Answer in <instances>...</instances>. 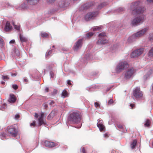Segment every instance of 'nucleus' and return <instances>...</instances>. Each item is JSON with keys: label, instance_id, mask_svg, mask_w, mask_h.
<instances>
[{"label": "nucleus", "instance_id": "f257e3e1", "mask_svg": "<svg viewBox=\"0 0 153 153\" xmlns=\"http://www.w3.org/2000/svg\"><path fill=\"white\" fill-rule=\"evenodd\" d=\"M82 118L80 112L77 111H74L71 113L68 117L69 123L74 124H79L77 128H81L82 125Z\"/></svg>", "mask_w": 153, "mask_h": 153}, {"label": "nucleus", "instance_id": "f03ea898", "mask_svg": "<svg viewBox=\"0 0 153 153\" xmlns=\"http://www.w3.org/2000/svg\"><path fill=\"white\" fill-rule=\"evenodd\" d=\"M140 2L137 1L133 3L131 6L132 10V14L133 15H137L143 13L144 10V8L140 6Z\"/></svg>", "mask_w": 153, "mask_h": 153}, {"label": "nucleus", "instance_id": "7ed1b4c3", "mask_svg": "<svg viewBox=\"0 0 153 153\" xmlns=\"http://www.w3.org/2000/svg\"><path fill=\"white\" fill-rule=\"evenodd\" d=\"M6 131L8 134L14 137H16L18 134V130L16 128L15 125L8 126L7 128Z\"/></svg>", "mask_w": 153, "mask_h": 153}, {"label": "nucleus", "instance_id": "20e7f679", "mask_svg": "<svg viewBox=\"0 0 153 153\" xmlns=\"http://www.w3.org/2000/svg\"><path fill=\"white\" fill-rule=\"evenodd\" d=\"M128 67V64L126 61H121L117 65L116 68V72L119 73L123 70L125 68Z\"/></svg>", "mask_w": 153, "mask_h": 153}, {"label": "nucleus", "instance_id": "39448f33", "mask_svg": "<svg viewBox=\"0 0 153 153\" xmlns=\"http://www.w3.org/2000/svg\"><path fill=\"white\" fill-rule=\"evenodd\" d=\"M99 39L97 43L98 45L105 44L108 43V41L106 39V35L105 33H102L99 35Z\"/></svg>", "mask_w": 153, "mask_h": 153}, {"label": "nucleus", "instance_id": "423d86ee", "mask_svg": "<svg viewBox=\"0 0 153 153\" xmlns=\"http://www.w3.org/2000/svg\"><path fill=\"white\" fill-rule=\"evenodd\" d=\"M135 72V71L133 68L128 69L124 72V78L126 79H130L132 77Z\"/></svg>", "mask_w": 153, "mask_h": 153}, {"label": "nucleus", "instance_id": "0eeeda50", "mask_svg": "<svg viewBox=\"0 0 153 153\" xmlns=\"http://www.w3.org/2000/svg\"><path fill=\"white\" fill-rule=\"evenodd\" d=\"M133 95L136 98L141 97L143 95V94L140 91V88L137 87L133 91Z\"/></svg>", "mask_w": 153, "mask_h": 153}, {"label": "nucleus", "instance_id": "6e6552de", "mask_svg": "<svg viewBox=\"0 0 153 153\" xmlns=\"http://www.w3.org/2000/svg\"><path fill=\"white\" fill-rule=\"evenodd\" d=\"M98 14V13L97 12H90L88 13L85 17V19L88 21L91 19H93Z\"/></svg>", "mask_w": 153, "mask_h": 153}, {"label": "nucleus", "instance_id": "1a4fd4ad", "mask_svg": "<svg viewBox=\"0 0 153 153\" xmlns=\"http://www.w3.org/2000/svg\"><path fill=\"white\" fill-rule=\"evenodd\" d=\"M83 39H79L76 42L73 47V48L74 51H76L82 46L83 42Z\"/></svg>", "mask_w": 153, "mask_h": 153}, {"label": "nucleus", "instance_id": "9d476101", "mask_svg": "<svg viewBox=\"0 0 153 153\" xmlns=\"http://www.w3.org/2000/svg\"><path fill=\"white\" fill-rule=\"evenodd\" d=\"M144 19L143 16L137 17L134 18L131 22V23L133 25H137L139 23L142 22Z\"/></svg>", "mask_w": 153, "mask_h": 153}, {"label": "nucleus", "instance_id": "9b49d317", "mask_svg": "<svg viewBox=\"0 0 153 153\" xmlns=\"http://www.w3.org/2000/svg\"><path fill=\"white\" fill-rule=\"evenodd\" d=\"M44 114L43 113H41L40 115L38 118V126H41L42 125L46 124L45 121L44 120L43 117Z\"/></svg>", "mask_w": 153, "mask_h": 153}, {"label": "nucleus", "instance_id": "f8f14e48", "mask_svg": "<svg viewBox=\"0 0 153 153\" xmlns=\"http://www.w3.org/2000/svg\"><path fill=\"white\" fill-rule=\"evenodd\" d=\"M148 29L146 28L135 33L133 36L136 37H139L143 35L146 32Z\"/></svg>", "mask_w": 153, "mask_h": 153}, {"label": "nucleus", "instance_id": "ddd939ff", "mask_svg": "<svg viewBox=\"0 0 153 153\" xmlns=\"http://www.w3.org/2000/svg\"><path fill=\"white\" fill-rule=\"evenodd\" d=\"M57 144L54 142L45 140L44 142V145L48 147L52 148L57 146Z\"/></svg>", "mask_w": 153, "mask_h": 153}, {"label": "nucleus", "instance_id": "4468645a", "mask_svg": "<svg viewBox=\"0 0 153 153\" xmlns=\"http://www.w3.org/2000/svg\"><path fill=\"white\" fill-rule=\"evenodd\" d=\"M145 72L146 73V75L144 76V79L146 80L147 79L149 76L152 74L153 73V71L151 68H149L148 69L146 70Z\"/></svg>", "mask_w": 153, "mask_h": 153}, {"label": "nucleus", "instance_id": "2eb2a0df", "mask_svg": "<svg viewBox=\"0 0 153 153\" xmlns=\"http://www.w3.org/2000/svg\"><path fill=\"white\" fill-rule=\"evenodd\" d=\"M12 27L10 24V22L9 21H7L4 28V30L6 32L10 31L12 30Z\"/></svg>", "mask_w": 153, "mask_h": 153}, {"label": "nucleus", "instance_id": "dca6fc26", "mask_svg": "<svg viewBox=\"0 0 153 153\" xmlns=\"http://www.w3.org/2000/svg\"><path fill=\"white\" fill-rule=\"evenodd\" d=\"M16 100V99L15 96L13 94H10V97L8 100L9 102L11 103H14Z\"/></svg>", "mask_w": 153, "mask_h": 153}, {"label": "nucleus", "instance_id": "f3484780", "mask_svg": "<svg viewBox=\"0 0 153 153\" xmlns=\"http://www.w3.org/2000/svg\"><path fill=\"white\" fill-rule=\"evenodd\" d=\"M20 53L18 49L14 48L12 52V56L13 57H19V56Z\"/></svg>", "mask_w": 153, "mask_h": 153}, {"label": "nucleus", "instance_id": "a211bd4d", "mask_svg": "<svg viewBox=\"0 0 153 153\" xmlns=\"http://www.w3.org/2000/svg\"><path fill=\"white\" fill-rule=\"evenodd\" d=\"M94 4V3L93 2H90L89 3L85 4L83 6V7L84 9H88L93 5Z\"/></svg>", "mask_w": 153, "mask_h": 153}, {"label": "nucleus", "instance_id": "6ab92c4d", "mask_svg": "<svg viewBox=\"0 0 153 153\" xmlns=\"http://www.w3.org/2000/svg\"><path fill=\"white\" fill-rule=\"evenodd\" d=\"M58 5L59 8H62L65 7L66 5V2H65V0L59 1L58 3Z\"/></svg>", "mask_w": 153, "mask_h": 153}, {"label": "nucleus", "instance_id": "aec40b11", "mask_svg": "<svg viewBox=\"0 0 153 153\" xmlns=\"http://www.w3.org/2000/svg\"><path fill=\"white\" fill-rule=\"evenodd\" d=\"M19 38L20 41L22 42H26L27 41V38L20 33L19 34Z\"/></svg>", "mask_w": 153, "mask_h": 153}, {"label": "nucleus", "instance_id": "412c9836", "mask_svg": "<svg viewBox=\"0 0 153 153\" xmlns=\"http://www.w3.org/2000/svg\"><path fill=\"white\" fill-rule=\"evenodd\" d=\"M97 126L99 128L100 130L101 131H105V126L102 124L97 123Z\"/></svg>", "mask_w": 153, "mask_h": 153}, {"label": "nucleus", "instance_id": "4be33fe9", "mask_svg": "<svg viewBox=\"0 0 153 153\" xmlns=\"http://www.w3.org/2000/svg\"><path fill=\"white\" fill-rule=\"evenodd\" d=\"M39 0H27L28 4L30 5H33L36 4Z\"/></svg>", "mask_w": 153, "mask_h": 153}, {"label": "nucleus", "instance_id": "5701e85b", "mask_svg": "<svg viewBox=\"0 0 153 153\" xmlns=\"http://www.w3.org/2000/svg\"><path fill=\"white\" fill-rule=\"evenodd\" d=\"M137 144V140H134L131 143V146L132 149H134L135 148Z\"/></svg>", "mask_w": 153, "mask_h": 153}, {"label": "nucleus", "instance_id": "b1692460", "mask_svg": "<svg viewBox=\"0 0 153 153\" xmlns=\"http://www.w3.org/2000/svg\"><path fill=\"white\" fill-rule=\"evenodd\" d=\"M143 48H141L139 49H138L136 51H135L137 53V55H138V56L140 55L143 52Z\"/></svg>", "mask_w": 153, "mask_h": 153}, {"label": "nucleus", "instance_id": "393cba45", "mask_svg": "<svg viewBox=\"0 0 153 153\" xmlns=\"http://www.w3.org/2000/svg\"><path fill=\"white\" fill-rule=\"evenodd\" d=\"M54 115V112L52 111L47 116V119L48 120H50L53 117Z\"/></svg>", "mask_w": 153, "mask_h": 153}, {"label": "nucleus", "instance_id": "a878e982", "mask_svg": "<svg viewBox=\"0 0 153 153\" xmlns=\"http://www.w3.org/2000/svg\"><path fill=\"white\" fill-rule=\"evenodd\" d=\"M62 96L64 98L68 97V94L67 91L66 90H64L63 91L62 93Z\"/></svg>", "mask_w": 153, "mask_h": 153}, {"label": "nucleus", "instance_id": "bb28decb", "mask_svg": "<svg viewBox=\"0 0 153 153\" xmlns=\"http://www.w3.org/2000/svg\"><path fill=\"white\" fill-rule=\"evenodd\" d=\"M137 54V53L135 51H134L131 54L130 56L131 58H134L135 57L138 56Z\"/></svg>", "mask_w": 153, "mask_h": 153}, {"label": "nucleus", "instance_id": "cd10ccee", "mask_svg": "<svg viewBox=\"0 0 153 153\" xmlns=\"http://www.w3.org/2000/svg\"><path fill=\"white\" fill-rule=\"evenodd\" d=\"M94 33L92 32H89L86 34V37L89 38L93 36Z\"/></svg>", "mask_w": 153, "mask_h": 153}, {"label": "nucleus", "instance_id": "c85d7f7f", "mask_svg": "<svg viewBox=\"0 0 153 153\" xmlns=\"http://www.w3.org/2000/svg\"><path fill=\"white\" fill-rule=\"evenodd\" d=\"M41 36L43 37H47L48 36V33L44 32H41Z\"/></svg>", "mask_w": 153, "mask_h": 153}, {"label": "nucleus", "instance_id": "c756f323", "mask_svg": "<svg viewBox=\"0 0 153 153\" xmlns=\"http://www.w3.org/2000/svg\"><path fill=\"white\" fill-rule=\"evenodd\" d=\"M148 54L149 56L153 57V47L149 50Z\"/></svg>", "mask_w": 153, "mask_h": 153}, {"label": "nucleus", "instance_id": "7c9ffc66", "mask_svg": "<svg viewBox=\"0 0 153 153\" xmlns=\"http://www.w3.org/2000/svg\"><path fill=\"white\" fill-rule=\"evenodd\" d=\"M4 41L3 39L0 37V48H3L4 47Z\"/></svg>", "mask_w": 153, "mask_h": 153}, {"label": "nucleus", "instance_id": "2f4dec72", "mask_svg": "<svg viewBox=\"0 0 153 153\" xmlns=\"http://www.w3.org/2000/svg\"><path fill=\"white\" fill-rule=\"evenodd\" d=\"M106 5L107 4L106 3L104 2L103 3H102L98 6V8L100 9L102 7H103L104 6Z\"/></svg>", "mask_w": 153, "mask_h": 153}, {"label": "nucleus", "instance_id": "473e14b6", "mask_svg": "<svg viewBox=\"0 0 153 153\" xmlns=\"http://www.w3.org/2000/svg\"><path fill=\"white\" fill-rule=\"evenodd\" d=\"M13 25L14 26V28L17 30L20 31V26L16 25H14V22L13 23Z\"/></svg>", "mask_w": 153, "mask_h": 153}, {"label": "nucleus", "instance_id": "72a5a7b5", "mask_svg": "<svg viewBox=\"0 0 153 153\" xmlns=\"http://www.w3.org/2000/svg\"><path fill=\"white\" fill-rule=\"evenodd\" d=\"M101 27H96L93 28V30L94 31H97L100 30L101 29Z\"/></svg>", "mask_w": 153, "mask_h": 153}, {"label": "nucleus", "instance_id": "f704fd0d", "mask_svg": "<svg viewBox=\"0 0 153 153\" xmlns=\"http://www.w3.org/2000/svg\"><path fill=\"white\" fill-rule=\"evenodd\" d=\"M150 123V122L149 120H146V123H145L144 125L147 126H149Z\"/></svg>", "mask_w": 153, "mask_h": 153}, {"label": "nucleus", "instance_id": "c9c22d12", "mask_svg": "<svg viewBox=\"0 0 153 153\" xmlns=\"http://www.w3.org/2000/svg\"><path fill=\"white\" fill-rule=\"evenodd\" d=\"M2 79L4 80H6L9 79V78L7 76L3 75L2 76Z\"/></svg>", "mask_w": 153, "mask_h": 153}, {"label": "nucleus", "instance_id": "e433bc0d", "mask_svg": "<svg viewBox=\"0 0 153 153\" xmlns=\"http://www.w3.org/2000/svg\"><path fill=\"white\" fill-rule=\"evenodd\" d=\"M114 103L113 100L112 99H110L108 102V105H111Z\"/></svg>", "mask_w": 153, "mask_h": 153}, {"label": "nucleus", "instance_id": "4c0bfd02", "mask_svg": "<svg viewBox=\"0 0 153 153\" xmlns=\"http://www.w3.org/2000/svg\"><path fill=\"white\" fill-rule=\"evenodd\" d=\"M51 77L52 78H53L54 77V75L53 72L52 71H51L50 72Z\"/></svg>", "mask_w": 153, "mask_h": 153}, {"label": "nucleus", "instance_id": "58836bf2", "mask_svg": "<svg viewBox=\"0 0 153 153\" xmlns=\"http://www.w3.org/2000/svg\"><path fill=\"white\" fill-rule=\"evenodd\" d=\"M94 106L95 107L97 108L98 107H100V104L97 102H94Z\"/></svg>", "mask_w": 153, "mask_h": 153}, {"label": "nucleus", "instance_id": "ea45409f", "mask_svg": "<svg viewBox=\"0 0 153 153\" xmlns=\"http://www.w3.org/2000/svg\"><path fill=\"white\" fill-rule=\"evenodd\" d=\"M56 0H47V2L49 3H53Z\"/></svg>", "mask_w": 153, "mask_h": 153}, {"label": "nucleus", "instance_id": "a19ab883", "mask_svg": "<svg viewBox=\"0 0 153 153\" xmlns=\"http://www.w3.org/2000/svg\"><path fill=\"white\" fill-rule=\"evenodd\" d=\"M36 124V121L34 120L33 121L32 123H30V126H35Z\"/></svg>", "mask_w": 153, "mask_h": 153}, {"label": "nucleus", "instance_id": "79ce46f5", "mask_svg": "<svg viewBox=\"0 0 153 153\" xmlns=\"http://www.w3.org/2000/svg\"><path fill=\"white\" fill-rule=\"evenodd\" d=\"M13 88L15 90L16 89L18 88V86L16 85H12Z\"/></svg>", "mask_w": 153, "mask_h": 153}, {"label": "nucleus", "instance_id": "37998d69", "mask_svg": "<svg viewBox=\"0 0 153 153\" xmlns=\"http://www.w3.org/2000/svg\"><path fill=\"white\" fill-rule=\"evenodd\" d=\"M20 117V115L19 114H16L15 115V119L16 120H17Z\"/></svg>", "mask_w": 153, "mask_h": 153}, {"label": "nucleus", "instance_id": "c03bdc74", "mask_svg": "<svg viewBox=\"0 0 153 153\" xmlns=\"http://www.w3.org/2000/svg\"><path fill=\"white\" fill-rule=\"evenodd\" d=\"M82 153H87L85 148L84 147L82 148Z\"/></svg>", "mask_w": 153, "mask_h": 153}, {"label": "nucleus", "instance_id": "a18cd8bd", "mask_svg": "<svg viewBox=\"0 0 153 153\" xmlns=\"http://www.w3.org/2000/svg\"><path fill=\"white\" fill-rule=\"evenodd\" d=\"M52 50H51L49 51L46 54V56H48V55H50L51 53H52Z\"/></svg>", "mask_w": 153, "mask_h": 153}, {"label": "nucleus", "instance_id": "49530a36", "mask_svg": "<svg viewBox=\"0 0 153 153\" xmlns=\"http://www.w3.org/2000/svg\"><path fill=\"white\" fill-rule=\"evenodd\" d=\"M54 104V102L53 101H51L49 103V104L50 105H52Z\"/></svg>", "mask_w": 153, "mask_h": 153}, {"label": "nucleus", "instance_id": "de8ad7c7", "mask_svg": "<svg viewBox=\"0 0 153 153\" xmlns=\"http://www.w3.org/2000/svg\"><path fill=\"white\" fill-rule=\"evenodd\" d=\"M67 83L69 85H72L71 81L70 80H67Z\"/></svg>", "mask_w": 153, "mask_h": 153}, {"label": "nucleus", "instance_id": "09e8293b", "mask_svg": "<svg viewBox=\"0 0 153 153\" xmlns=\"http://www.w3.org/2000/svg\"><path fill=\"white\" fill-rule=\"evenodd\" d=\"M117 127L120 128H123V126H122V125H117Z\"/></svg>", "mask_w": 153, "mask_h": 153}, {"label": "nucleus", "instance_id": "8fccbe9b", "mask_svg": "<svg viewBox=\"0 0 153 153\" xmlns=\"http://www.w3.org/2000/svg\"><path fill=\"white\" fill-rule=\"evenodd\" d=\"M34 117L36 118H38L39 117L38 114L37 113H35Z\"/></svg>", "mask_w": 153, "mask_h": 153}, {"label": "nucleus", "instance_id": "3c124183", "mask_svg": "<svg viewBox=\"0 0 153 153\" xmlns=\"http://www.w3.org/2000/svg\"><path fill=\"white\" fill-rule=\"evenodd\" d=\"M104 137H109L108 134L107 133H105L104 135Z\"/></svg>", "mask_w": 153, "mask_h": 153}, {"label": "nucleus", "instance_id": "603ef678", "mask_svg": "<svg viewBox=\"0 0 153 153\" xmlns=\"http://www.w3.org/2000/svg\"><path fill=\"white\" fill-rule=\"evenodd\" d=\"M10 44H14L15 43V42L14 40H12L10 42Z\"/></svg>", "mask_w": 153, "mask_h": 153}, {"label": "nucleus", "instance_id": "864d4df0", "mask_svg": "<svg viewBox=\"0 0 153 153\" xmlns=\"http://www.w3.org/2000/svg\"><path fill=\"white\" fill-rule=\"evenodd\" d=\"M44 107L45 108H46L48 107V105L46 103H44L43 104Z\"/></svg>", "mask_w": 153, "mask_h": 153}, {"label": "nucleus", "instance_id": "5fc2aeb1", "mask_svg": "<svg viewBox=\"0 0 153 153\" xmlns=\"http://www.w3.org/2000/svg\"><path fill=\"white\" fill-rule=\"evenodd\" d=\"M130 106L132 108H133V107L134 106V105L133 104H130Z\"/></svg>", "mask_w": 153, "mask_h": 153}, {"label": "nucleus", "instance_id": "6e6d98bb", "mask_svg": "<svg viewBox=\"0 0 153 153\" xmlns=\"http://www.w3.org/2000/svg\"><path fill=\"white\" fill-rule=\"evenodd\" d=\"M149 38H150L151 39H152L153 40V35H150L149 36Z\"/></svg>", "mask_w": 153, "mask_h": 153}, {"label": "nucleus", "instance_id": "4d7b16f0", "mask_svg": "<svg viewBox=\"0 0 153 153\" xmlns=\"http://www.w3.org/2000/svg\"><path fill=\"white\" fill-rule=\"evenodd\" d=\"M49 89L48 88H46L45 89V91L46 92H48V91Z\"/></svg>", "mask_w": 153, "mask_h": 153}, {"label": "nucleus", "instance_id": "13d9d810", "mask_svg": "<svg viewBox=\"0 0 153 153\" xmlns=\"http://www.w3.org/2000/svg\"><path fill=\"white\" fill-rule=\"evenodd\" d=\"M147 1L148 2L151 3L153 2V0H147Z\"/></svg>", "mask_w": 153, "mask_h": 153}, {"label": "nucleus", "instance_id": "bf43d9fd", "mask_svg": "<svg viewBox=\"0 0 153 153\" xmlns=\"http://www.w3.org/2000/svg\"><path fill=\"white\" fill-rule=\"evenodd\" d=\"M124 8H122V7H120V8H119V10H120V11H122V10H124Z\"/></svg>", "mask_w": 153, "mask_h": 153}, {"label": "nucleus", "instance_id": "052dcab7", "mask_svg": "<svg viewBox=\"0 0 153 153\" xmlns=\"http://www.w3.org/2000/svg\"><path fill=\"white\" fill-rule=\"evenodd\" d=\"M24 81L26 82H28V80L27 79H24Z\"/></svg>", "mask_w": 153, "mask_h": 153}, {"label": "nucleus", "instance_id": "680f3d73", "mask_svg": "<svg viewBox=\"0 0 153 153\" xmlns=\"http://www.w3.org/2000/svg\"><path fill=\"white\" fill-rule=\"evenodd\" d=\"M1 84L4 85L5 84V82H1Z\"/></svg>", "mask_w": 153, "mask_h": 153}, {"label": "nucleus", "instance_id": "e2e57ef3", "mask_svg": "<svg viewBox=\"0 0 153 153\" xmlns=\"http://www.w3.org/2000/svg\"><path fill=\"white\" fill-rule=\"evenodd\" d=\"M111 153H114V151H111Z\"/></svg>", "mask_w": 153, "mask_h": 153}, {"label": "nucleus", "instance_id": "0e129e2a", "mask_svg": "<svg viewBox=\"0 0 153 153\" xmlns=\"http://www.w3.org/2000/svg\"><path fill=\"white\" fill-rule=\"evenodd\" d=\"M6 105V104H4L3 105V106H5Z\"/></svg>", "mask_w": 153, "mask_h": 153}, {"label": "nucleus", "instance_id": "69168bd1", "mask_svg": "<svg viewBox=\"0 0 153 153\" xmlns=\"http://www.w3.org/2000/svg\"><path fill=\"white\" fill-rule=\"evenodd\" d=\"M52 47L53 48H54V45H53V46H52Z\"/></svg>", "mask_w": 153, "mask_h": 153}]
</instances>
